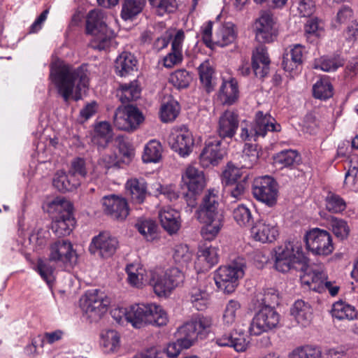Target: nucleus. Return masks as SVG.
Returning <instances> with one entry per match:
<instances>
[{
  "label": "nucleus",
  "instance_id": "1",
  "mask_svg": "<svg viewBox=\"0 0 358 358\" xmlns=\"http://www.w3.org/2000/svg\"><path fill=\"white\" fill-rule=\"evenodd\" d=\"M49 78L65 102L70 99L80 100L81 91L87 87L89 82L85 67L75 68L59 58L52 60L50 65Z\"/></svg>",
  "mask_w": 358,
  "mask_h": 358
},
{
  "label": "nucleus",
  "instance_id": "2",
  "mask_svg": "<svg viewBox=\"0 0 358 358\" xmlns=\"http://www.w3.org/2000/svg\"><path fill=\"white\" fill-rule=\"evenodd\" d=\"M218 200L215 190H208L195 213L197 220L204 224L201 229V235L206 241L215 239L224 226V216L219 208Z\"/></svg>",
  "mask_w": 358,
  "mask_h": 358
},
{
  "label": "nucleus",
  "instance_id": "3",
  "mask_svg": "<svg viewBox=\"0 0 358 358\" xmlns=\"http://www.w3.org/2000/svg\"><path fill=\"white\" fill-rule=\"evenodd\" d=\"M126 320L135 328L147 324L163 327L169 318L165 310L155 303H138L131 306L124 312Z\"/></svg>",
  "mask_w": 358,
  "mask_h": 358
},
{
  "label": "nucleus",
  "instance_id": "4",
  "mask_svg": "<svg viewBox=\"0 0 358 358\" xmlns=\"http://www.w3.org/2000/svg\"><path fill=\"white\" fill-rule=\"evenodd\" d=\"M307 262L308 258L303 252L301 243L298 241H289L275 250L274 266L280 272L303 270Z\"/></svg>",
  "mask_w": 358,
  "mask_h": 358
},
{
  "label": "nucleus",
  "instance_id": "5",
  "mask_svg": "<svg viewBox=\"0 0 358 358\" xmlns=\"http://www.w3.org/2000/svg\"><path fill=\"white\" fill-rule=\"evenodd\" d=\"M211 325L212 320L210 317L202 314L193 315L178 328L176 336L183 348L188 349L194 345L199 336H205Z\"/></svg>",
  "mask_w": 358,
  "mask_h": 358
},
{
  "label": "nucleus",
  "instance_id": "6",
  "mask_svg": "<svg viewBox=\"0 0 358 358\" xmlns=\"http://www.w3.org/2000/svg\"><path fill=\"white\" fill-rule=\"evenodd\" d=\"M245 261L238 257L226 266H220L214 276L219 289L227 294L234 292L238 285L239 280L245 274Z\"/></svg>",
  "mask_w": 358,
  "mask_h": 358
},
{
  "label": "nucleus",
  "instance_id": "7",
  "mask_svg": "<svg viewBox=\"0 0 358 358\" xmlns=\"http://www.w3.org/2000/svg\"><path fill=\"white\" fill-rule=\"evenodd\" d=\"M49 208L59 212L52 222L54 234L59 237L69 235L76 223L69 202L63 198L56 197L50 202Z\"/></svg>",
  "mask_w": 358,
  "mask_h": 358
},
{
  "label": "nucleus",
  "instance_id": "8",
  "mask_svg": "<svg viewBox=\"0 0 358 358\" xmlns=\"http://www.w3.org/2000/svg\"><path fill=\"white\" fill-rule=\"evenodd\" d=\"M85 33L96 36L100 43H114V33L107 27L104 13L101 10L93 9L88 12L86 15Z\"/></svg>",
  "mask_w": 358,
  "mask_h": 358
},
{
  "label": "nucleus",
  "instance_id": "9",
  "mask_svg": "<svg viewBox=\"0 0 358 358\" xmlns=\"http://www.w3.org/2000/svg\"><path fill=\"white\" fill-rule=\"evenodd\" d=\"M144 121L142 112L134 105L119 106L113 116V124L119 130L132 132Z\"/></svg>",
  "mask_w": 358,
  "mask_h": 358
},
{
  "label": "nucleus",
  "instance_id": "10",
  "mask_svg": "<svg viewBox=\"0 0 358 358\" xmlns=\"http://www.w3.org/2000/svg\"><path fill=\"white\" fill-rule=\"evenodd\" d=\"M280 316L273 307L262 306L252 320L248 332L259 336L278 327Z\"/></svg>",
  "mask_w": 358,
  "mask_h": 358
},
{
  "label": "nucleus",
  "instance_id": "11",
  "mask_svg": "<svg viewBox=\"0 0 358 358\" xmlns=\"http://www.w3.org/2000/svg\"><path fill=\"white\" fill-rule=\"evenodd\" d=\"M307 250L315 255L327 256L334 250L330 234L325 230L314 228L304 237Z\"/></svg>",
  "mask_w": 358,
  "mask_h": 358
},
{
  "label": "nucleus",
  "instance_id": "12",
  "mask_svg": "<svg viewBox=\"0 0 358 358\" xmlns=\"http://www.w3.org/2000/svg\"><path fill=\"white\" fill-rule=\"evenodd\" d=\"M252 193L254 197L268 206H273L277 202L278 183L273 178L264 176L255 179Z\"/></svg>",
  "mask_w": 358,
  "mask_h": 358
},
{
  "label": "nucleus",
  "instance_id": "13",
  "mask_svg": "<svg viewBox=\"0 0 358 358\" xmlns=\"http://www.w3.org/2000/svg\"><path fill=\"white\" fill-rule=\"evenodd\" d=\"M110 299L104 292L98 289L88 290L81 302L83 310L92 317H101L107 310Z\"/></svg>",
  "mask_w": 358,
  "mask_h": 358
},
{
  "label": "nucleus",
  "instance_id": "14",
  "mask_svg": "<svg viewBox=\"0 0 358 358\" xmlns=\"http://www.w3.org/2000/svg\"><path fill=\"white\" fill-rule=\"evenodd\" d=\"M168 143L173 151L178 152L181 157H186L192 152L194 140L188 128L182 125L172 131Z\"/></svg>",
  "mask_w": 358,
  "mask_h": 358
},
{
  "label": "nucleus",
  "instance_id": "15",
  "mask_svg": "<svg viewBox=\"0 0 358 358\" xmlns=\"http://www.w3.org/2000/svg\"><path fill=\"white\" fill-rule=\"evenodd\" d=\"M76 259V252L69 240L59 239L50 245L49 261L71 265Z\"/></svg>",
  "mask_w": 358,
  "mask_h": 358
},
{
  "label": "nucleus",
  "instance_id": "16",
  "mask_svg": "<svg viewBox=\"0 0 358 358\" xmlns=\"http://www.w3.org/2000/svg\"><path fill=\"white\" fill-rule=\"evenodd\" d=\"M304 46H293L289 52L282 56V67L285 76L290 80L294 79L301 72Z\"/></svg>",
  "mask_w": 358,
  "mask_h": 358
},
{
  "label": "nucleus",
  "instance_id": "17",
  "mask_svg": "<svg viewBox=\"0 0 358 358\" xmlns=\"http://www.w3.org/2000/svg\"><path fill=\"white\" fill-rule=\"evenodd\" d=\"M101 203L104 213L113 220L122 221L129 215L128 203L124 198L108 195L103 197Z\"/></svg>",
  "mask_w": 358,
  "mask_h": 358
},
{
  "label": "nucleus",
  "instance_id": "18",
  "mask_svg": "<svg viewBox=\"0 0 358 358\" xmlns=\"http://www.w3.org/2000/svg\"><path fill=\"white\" fill-rule=\"evenodd\" d=\"M222 140L219 137H210L200 155V162L203 166H215L222 159L225 150L221 148Z\"/></svg>",
  "mask_w": 358,
  "mask_h": 358
},
{
  "label": "nucleus",
  "instance_id": "19",
  "mask_svg": "<svg viewBox=\"0 0 358 358\" xmlns=\"http://www.w3.org/2000/svg\"><path fill=\"white\" fill-rule=\"evenodd\" d=\"M275 20L271 11L262 10L256 20V40L260 44L270 43L273 41V28Z\"/></svg>",
  "mask_w": 358,
  "mask_h": 358
},
{
  "label": "nucleus",
  "instance_id": "20",
  "mask_svg": "<svg viewBox=\"0 0 358 358\" xmlns=\"http://www.w3.org/2000/svg\"><path fill=\"white\" fill-rule=\"evenodd\" d=\"M251 66L255 76L264 80L270 73L271 59L265 46H257L252 51Z\"/></svg>",
  "mask_w": 358,
  "mask_h": 358
},
{
  "label": "nucleus",
  "instance_id": "21",
  "mask_svg": "<svg viewBox=\"0 0 358 358\" xmlns=\"http://www.w3.org/2000/svg\"><path fill=\"white\" fill-rule=\"evenodd\" d=\"M118 244L115 237L108 232H102L93 238L90 250L92 252H99V255L103 258H108L114 255Z\"/></svg>",
  "mask_w": 358,
  "mask_h": 358
},
{
  "label": "nucleus",
  "instance_id": "22",
  "mask_svg": "<svg viewBox=\"0 0 358 358\" xmlns=\"http://www.w3.org/2000/svg\"><path fill=\"white\" fill-rule=\"evenodd\" d=\"M251 234L256 241L271 243L278 236L277 224L268 220H259L252 227Z\"/></svg>",
  "mask_w": 358,
  "mask_h": 358
},
{
  "label": "nucleus",
  "instance_id": "23",
  "mask_svg": "<svg viewBox=\"0 0 358 358\" xmlns=\"http://www.w3.org/2000/svg\"><path fill=\"white\" fill-rule=\"evenodd\" d=\"M182 182L192 194H199L206 186L204 173L193 166H188L182 174Z\"/></svg>",
  "mask_w": 358,
  "mask_h": 358
},
{
  "label": "nucleus",
  "instance_id": "24",
  "mask_svg": "<svg viewBox=\"0 0 358 358\" xmlns=\"http://www.w3.org/2000/svg\"><path fill=\"white\" fill-rule=\"evenodd\" d=\"M255 134L259 137H264L267 132H278L281 130V126L268 113L257 111L255 114L254 122Z\"/></svg>",
  "mask_w": 358,
  "mask_h": 358
},
{
  "label": "nucleus",
  "instance_id": "25",
  "mask_svg": "<svg viewBox=\"0 0 358 358\" xmlns=\"http://www.w3.org/2000/svg\"><path fill=\"white\" fill-rule=\"evenodd\" d=\"M238 116L232 110H226L219 118V138H232L238 127Z\"/></svg>",
  "mask_w": 358,
  "mask_h": 358
},
{
  "label": "nucleus",
  "instance_id": "26",
  "mask_svg": "<svg viewBox=\"0 0 358 358\" xmlns=\"http://www.w3.org/2000/svg\"><path fill=\"white\" fill-rule=\"evenodd\" d=\"M299 271L303 272V275H301L302 283L308 285L310 289L315 292L324 291L323 284L327 279V274L322 269H313L306 263V268Z\"/></svg>",
  "mask_w": 358,
  "mask_h": 358
},
{
  "label": "nucleus",
  "instance_id": "27",
  "mask_svg": "<svg viewBox=\"0 0 358 358\" xmlns=\"http://www.w3.org/2000/svg\"><path fill=\"white\" fill-rule=\"evenodd\" d=\"M162 227L169 234L177 233L181 226L180 213L171 208H164L159 213Z\"/></svg>",
  "mask_w": 358,
  "mask_h": 358
},
{
  "label": "nucleus",
  "instance_id": "28",
  "mask_svg": "<svg viewBox=\"0 0 358 358\" xmlns=\"http://www.w3.org/2000/svg\"><path fill=\"white\" fill-rule=\"evenodd\" d=\"M239 96L237 80L232 78L223 80L217 93V99L222 105L231 106L236 103Z\"/></svg>",
  "mask_w": 358,
  "mask_h": 358
},
{
  "label": "nucleus",
  "instance_id": "29",
  "mask_svg": "<svg viewBox=\"0 0 358 358\" xmlns=\"http://www.w3.org/2000/svg\"><path fill=\"white\" fill-rule=\"evenodd\" d=\"M291 314L299 324L306 327L312 320L313 309L308 302L297 300L291 308Z\"/></svg>",
  "mask_w": 358,
  "mask_h": 358
},
{
  "label": "nucleus",
  "instance_id": "30",
  "mask_svg": "<svg viewBox=\"0 0 358 358\" xmlns=\"http://www.w3.org/2000/svg\"><path fill=\"white\" fill-rule=\"evenodd\" d=\"M52 184L61 192L73 191L80 186L78 180L73 178L69 171L66 173L62 170L56 172Z\"/></svg>",
  "mask_w": 358,
  "mask_h": 358
},
{
  "label": "nucleus",
  "instance_id": "31",
  "mask_svg": "<svg viewBox=\"0 0 358 358\" xmlns=\"http://www.w3.org/2000/svg\"><path fill=\"white\" fill-rule=\"evenodd\" d=\"M126 189L129 192L132 201L142 203L147 195V184L144 179L131 178L126 183Z\"/></svg>",
  "mask_w": 358,
  "mask_h": 358
},
{
  "label": "nucleus",
  "instance_id": "32",
  "mask_svg": "<svg viewBox=\"0 0 358 358\" xmlns=\"http://www.w3.org/2000/svg\"><path fill=\"white\" fill-rule=\"evenodd\" d=\"M112 138V129L110 124L101 122L95 126L91 141L98 147L106 148Z\"/></svg>",
  "mask_w": 358,
  "mask_h": 358
},
{
  "label": "nucleus",
  "instance_id": "33",
  "mask_svg": "<svg viewBox=\"0 0 358 358\" xmlns=\"http://www.w3.org/2000/svg\"><path fill=\"white\" fill-rule=\"evenodd\" d=\"M140 96L141 88L137 80L121 84L117 90V96L123 103L135 101L138 99Z\"/></svg>",
  "mask_w": 358,
  "mask_h": 358
},
{
  "label": "nucleus",
  "instance_id": "34",
  "mask_svg": "<svg viewBox=\"0 0 358 358\" xmlns=\"http://www.w3.org/2000/svg\"><path fill=\"white\" fill-rule=\"evenodd\" d=\"M128 283L135 287H141L146 279L145 269L139 264H130L126 267Z\"/></svg>",
  "mask_w": 358,
  "mask_h": 358
},
{
  "label": "nucleus",
  "instance_id": "35",
  "mask_svg": "<svg viewBox=\"0 0 358 358\" xmlns=\"http://www.w3.org/2000/svg\"><path fill=\"white\" fill-rule=\"evenodd\" d=\"M137 61L130 52H124L115 60V69L117 75L126 76L132 71L136 66Z\"/></svg>",
  "mask_w": 358,
  "mask_h": 358
},
{
  "label": "nucleus",
  "instance_id": "36",
  "mask_svg": "<svg viewBox=\"0 0 358 358\" xmlns=\"http://www.w3.org/2000/svg\"><path fill=\"white\" fill-rule=\"evenodd\" d=\"M344 65V59L338 55L322 56L315 60L313 68L323 71L331 72L336 71Z\"/></svg>",
  "mask_w": 358,
  "mask_h": 358
},
{
  "label": "nucleus",
  "instance_id": "37",
  "mask_svg": "<svg viewBox=\"0 0 358 358\" xmlns=\"http://www.w3.org/2000/svg\"><path fill=\"white\" fill-rule=\"evenodd\" d=\"M331 315L334 318L339 320H352L357 317V310L356 308L345 301H339L334 303L331 308Z\"/></svg>",
  "mask_w": 358,
  "mask_h": 358
},
{
  "label": "nucleus",
  "instance_id": "38",
  "mask_svg": "<svg viewBox=\"0 0 358 358\" xmlns=\"http://www.w3.org/2000/svg\"><path fill=\"white\" fill-rule=\"evenodd\" d=\"M334 87L329 76H322L313 86V96L318 99L326 100L333 96Z\"/></svg>",
  "mask_w": 358,
  "mask_h": 358
},
{
  "label": "nucleus",
  "instance_id": "39",
  "mask_svg": "<svg viewBox=\"0 0 358 358\" xmlns=\"http://www.w3.org/2000/svg\"><path fill=\"white\" fill-rule=\"evenodd\" d=\"M100 343L106 353L117 351L120 348L119 334L111 329L102 331Z\"/></svg>",
  "mask_w": 358,
  "mask_h": 358
},
{
  "label": "nucleus",
  "instance_id": "40",
  "mask_svg": "<svg viewBox=\"0 0 358 358\" xmlns=\"http://www.w3.org/2000/svg\"><path fill=\"white\" fill-rule=\"evenodd\" d=\"M146 0H124L121 11L122 18L131 20L142 12Z\"/></svg>",
  "mask_w": 358,
  "mask_h": 358
},
{
  "label": "nucleus",
  "instance_id": "41",
  "mask_svg": "<svg viewBox=\"0 0 358 358\" xmlns=\"http://www.w3.org/2000/svg\"><path fill=\"white\" fill-rule=\"evenodd\" d=\"M259 151L257 145L245 143L241 157L240 166L244 169L252 168L258 162Z\"/></svg>",
  "mask_w": 358,
  "mask_h": 358
},
{
  "label": "nucleus",
  "instance_id": "42",
  "mask_svg": "<svg viewBox=\"0 0 358 358\" xmlns=\"http://www.w3.org/2000/svg\"><path fill=\"white\" fill-rule=\"evenodd\" d=\"M162 147L159 141H150L144 148L142 159L145 163L158 162L162 157Z\"/></svg>",
  "mask_w": 358,
  "mask_h": 358
},
{
  "label": "nucleus",
  "instance_id": "43",
  "mask_svg": "<svg viewBox=\"0 0 358 358\" xmlns=\"http://www.w3.org/2000/svg\"><path fill=\"white\" fill-rule=\"evenodd\" d=\"M136 227L148 241H152L157 238V224L151 219L140 218L136 223Z\"/></svg>",
  "mask_w": 358,
  "mask_h": 358
},
{
  "label": "nucleus",
  "instance_id": "44",
  "mask_svg": "<svg viewBox=\"0 0 358 358\" xmlns=\"http://www.w3.org/2000/svg\"><path fill=\"white\" fill-rule=\"evenodd\" d=\"M155 293L161 296L171 293L174 289L173 285L168 280L166 275L154 273L150 281Z\"/></svg>",
  "mask_w": 358,
  "mask_h": 358
},
{
  "label": "nucleus",
  "instance_id": "45",
  "mask_svg": "<svg viewBox=\"0 0 358 358\" xmlns=\"http://www.w3.org/2000/svg\"><path fill=\"white\" fill-rule=\"evenodd\" d=\"M300 159V156L296 150H285L276 154L274 157V163L280 166V168H284L298 164Z\"/></svg>",
  "mask_w": 358,
  "mask_h": 358
},
{
  "label": "nucleus",
  "instance_id": "46",
  "mask_svg": "<svg viewBox=\"0 0 358 358\" xmlns=\"http://www.w3.org/2000/svg\"><path fill=\"white\" fill-rule=\"evenodd\" d=\"M198 71L201 84L208 93L210 92L214 88L213 83L214 70L209 62L205 61L201 63L198 68Z\"/></svg>",
  "mask_w": 358,
  "mask_h": 358
},
{
  "label": "nucleus",
  "instance_id": "47",
  "mask_svg": "<svg viewBox=\"0 0 358 358\" xmlns=\"http://www.w3.org/2000/svg\"><path fill=\"white\" fill-rule=\"evenodd\" d=\"M68 171L73 178L78 180L79 185H80L86 179L88 174L85 159L82 157L74 158L71 162Z\"/></svg>",
  "mask_w": 358,
  "mask_h": 358
},
{
  "label": "nucleus",
  "instance_id": "48",
  "mask_svg": "<svg viewBox=\"0 0 358 358\" xmlns=\"http://www.w3.org/2000/svg\"><path fill=\"white\" fill-rule=\"evenodd\" d=\"M185 38V32L182 29H170L157 40L158 43H162V45H181Z\"/></svg>",
  "mask_w": 358,
  "mask_h": 358
},
{
  "label": "nucleus",
  "instance_id": "49",
  "mask_svg": "<svg viewBox=\"0 0 358 358\" xmlns=\"http://www.w3.org/2000/svg\"><path fill=\"white\" fill-rule=\"evenodd\" d=\"M190 301L198 310H204L208 303V292L200 288L193 287L189 292Z\"/></svg>",
  "mask_w": 358,
  "mask_h": 358
},
{
  "label": "nucleus",
  "instance_id": "50",
  "mask_svg": "<svg viewBox=\"0 0 358 358\" xmlns=\"http://www.w3.org/2000/svg\"><path fill=\"white\" fill-rule=\"evenodd\" d=\"M180 106L175 100H170L162 105L160 108V118L163 122L174 120L178 115Z\"/></svg>",
  "mask_w": 358,
  "mask_h": 358
},
{
  "label": "nucleus",
  "instance_id": "51",
  "mask_svg": "<svg viewBox=\"0 0 358 358\" xmlns=\"http://www.w3.org/2000/svg\"><path fill=\"white\" fill-rule=\"evenodd\" d=\"M233 217L236 223L241 227L250 226L253 222L251 210L243 204L238 205L234 209Z\"/></svg>",
  "mask_w": 358,
  "mask_h": 358
},
{
  "label": "nucleus",
  "instance_id": "52",
  "mask_svg": "<svg viewBox=\"0 0 358 358\" xmlns=\"http://www.w3.org/2000/svg\"><path fill=\"white\" fill-rule=\"evenodd\" d=\"M248 188L246 177L239 180L237 182H233L226 186L227 192L235 201L241 200L245 197Z\"/></svg>",
  "mask_w": 358,
  "mask_h": 358
},
{
  "label": "nucleus",
  "instance_id": "53",
  "mask_svg": "<svg viewBox=\"0 0 358 358\" xmlns=\"http://www.w3.org/2000/svg\"><path fill=\"white\" fill-rule=\"evenodd\" d=\"M192 80L190 73L185 69L176 71L169 78V82L178 90L187 88Z\"/></svg>",
  "mask_w": 358,
  "mask_h": 358
},
{
  "label": "nucleus",
  "instance_id": "54",
  "mask_svg": "<svg viewBox=\"0 0 358 358\" xmlns=\"http://www.w3.org/2000/svg\"><path fill=\"white\" fill-rule=\"evenodd\" d=\"M305 32L308 43H318V38L322 34L323 30L320 27L317 20L312 19L306 22Z\"/></svg>",
  "mask_w": 358,
  "mask_h": 358
},
{
  "label": "nucleus",
  "instance_id": "55",
  "mask_svg": "<svg viewBox=\"0 0 358 358\" xmlns=\"http://www.w3.org/2000/svg\"><path fill=\"white\" fill-rule=\"evenodd\" d=\"M217 34L221 36L224 45L235 43L237 37L235 24L231 22H224L220 27Z\"/></svg>",
  "mask_w": 358,
  "mask_h": 358
},
{
  "label": "nucleus",
  "instance_id": "56",
  "mask_svg": "<svg viewBox=\"0 0 358 358\" xmlns=\"http://www.w3.org/2000/svg\"><path fill=\"white\" fill-rule=\"evenodd\" d=\"M198 259L200 262H206L207 268H211L218 262L217 250L213 247L201 248L199 250Z\"/></svg>",
  "mask_w": 358,
  "mask_h": 358
},
{
  "label": "nucleus",
  "instance_id": "57",
  "mask_svg": "<svg viewBox=\"0 0 358 358\" xmlns=\"http://www.w3.org/2000/svg\"><path fill=\"white\" fill-rule=\"evenodd\" d=\"M155 8L158 15L163 16L165 13H173L177 8L176 0H149Z\"/></svg>",
  "mask_w": 358,
  "mask_h": 358
},
{
  "label": "nucleus",
  "instance_id": "58",
  "mask_svg": "<svg viewBox=\"0 0 358 358\" xmlns=\"http://www.w3.org/2000/svg\"><path fill=\"white\" fill-rule=\"evenodd\" d=\"M331 227L334 234L338 239L344 240L348 236L350 228L345 220L336 217H332Z\"/></svg>",
  "mask_w": 358,
  "mask_h": 358
},
{
  "label": "nucleus",
  "instance_id": "59",
  "mask_svg": "<svg viewBox=\"0 0 358 358\" xmlns=\"http://www.w3.org/2000/svg\"><path fill=\"white\" fill-rule=\"evenodd\" d=\"M192 257V254L187 245L180 244L176 246L173 254V259L176 263L180 266L187 265L191 261Z\"/></svg>",
  "mask_w": 358,
  "mask_h": 358
},
{
  "label": "nucleus",
  "instance_id": "60",
  "mask_svg": "<svg viewBox=\"0 0 358 358\" xmlns=\"http://www.w3.org/2000/svg\"><path fill=\"white\" fill-rule=\"evenodd\" d=\"M214 22L207 21L204 22L198 34V36L201 38V41L205 45H217L220 41H215L213 36V27Z\"/></svg>",
  "mask_w": 358,
  "mask_h": 358
},
{
  "label": "nucleus",
  "instance_id": "61",
  "mask_svg": "<svg viewBox=\"0 0 358 358\" xmlns=\"http://www.w3.org/2000/svg\"><path fill=\"white\" fill-rule=\"evenodd\" d=\"M327 210L333 213H338L343 211L346 208L344 200L338 195L331 194L326 199Z\"/></svg>",
  "mask_w": 358,
  "mask_h": 358
},
{
  "label": "nucleus",
  "instance_id": "62",
  "mask_svg": "<svg viewBox=\"0 0 358 358\" xmlns=\"http://www.w3.org/2000/svg\"><path fill=\"white\" fill-rule=\"evenodd\" d=\"M54 267L48 261L38 259L36 266V271L41 277L47 282L50 285L54 280Z\"/></svg>",
  "mask_w": 358,
  "mask_h": 358
},
{
  "label": "nucleus",
  "instance_id": "63",
  "mask_svg": "<svg viewBox=\"0 0 358 358\" xmlns=\"http://www.w3.org/2000/svg\"><path fill=\"white\" fill-rule=\"evenodd\" d=\"M240 308L241 305L238 301L234 300L229 301L224 312V323L229 326L233 324L236 321V315Z\"/></svg>",
  "mask_w": 358,
  "mask_h": 358
},
{
  "label": "nucleus",
  "instance_id": "64",
  "mask_svg": "<svg viewBox=\"0 0 358 358\" xmlns=\"http://www.w3.org/2000/svg\"><path fill=\"white\" fill-rule=\"evenodd\" d=\"M321 352L317 348L306 345L294 350L290 358H320Z\"/></svg>",
  "mask_w": 358,
  "mask_h": 358
}]
</instances>
